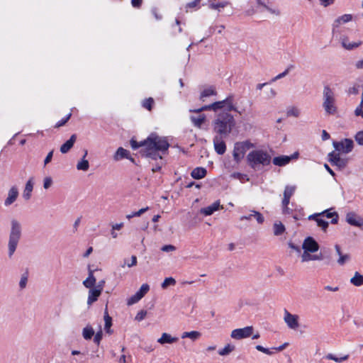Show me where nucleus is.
<instances>
[{"mask_svg":"<svg viewBox=\"0 0 363 363\" xmlns=\"http://www.w3.org/2000/svg\"><path fill=\"white\" fill-rule=\"evenodd\" d=\"M18 196V190L16 186H12L9 192L8 196L4 201V206H9L12 203H13L17 199Z\"/></svg>","mask_w":363,"mask_h":363,"instance_id":"obj_19","label":"nucleus"},{"mask_svg":"<svg viewBox=\"0 0 363 363\" xmlns=\"http://www.w3.org/2000/svg\"><path fill=\"white\" fill-rule=\"evenodd\" d=\"M285 231L284 225L281 223H275L274 224V234L275 235H281Z\"/></svg>","mask_w":363,"mask_h":363,"instance_id":"obj_40","label":"nucleus"},{"mask_svg":"<svg viewBox=\"0 0 363 363\" xmlns=\"http://www.w3.org/2000/svg\"><path fill=\"white\" fill-rule=\"evenodd\" d=\"M342 46L347 50H352L354 48H358L361 44L362 42H354V43H350L349 41V39L347 37L342 36L340 38Z\"/></svg>","mask_w":363,"mask_h":363,"instance_id":"obj_21","label":"nucleus"},{"mask_svg":"<svg viewBox=\"0 0 363 363\" xmlns=\"http://www.w3.org/2000/svg\"><path fill=\"white\" fill-rule=\"evenodd\" d=\"M153 104H154V100H153V99H152V98H148V99H145V100L143 101V106L145 108H146V109H147V110L150 111V110L152 109V105H153Z\"/></svg>","mask_w":363,"mask_h":363,"instance_id":"obj_49","label":"nucleus"},{"mask_svg":"<svg viewBox=\"0 0 363 363\" xmlns=\"http://www.w3.org/2000/svg\"><path fill=\"white\" fill-rule=\"evenodd\" d=\"M333 147L335 148V150L336 152H342L343 153L347 154L350 152H352L353 147H354V143L352 139L345 138L344 140H342L340 142L334 141L333 143Z\"/></svg>","mask_w":363,"mask_h":363,"instance_id":"obj_8","label":"nucleus"},{"mask_svg":"<svg viewBox=\"0 0 363 363\" xmlns=\"http://www.w3.org/2000/svg\"><path fill=\"white\" fill-rule=\"evenodd\" d=\"M102 336H103V333H102L101 329L100 328V330L96 333V335L94 337V343H96V345H99L102 339Z\"/></svg>","mask_w":363,"mask_h":363,"instance_id":"obj_55","label":"nucleus"},{"mask_svg":"<svg viewBox=\"0 0 363 363\" xmlns=\"http://www.w3.org/2000/svg\"><path fill=\"white\" fill-rule=\"evenodd\" d=\"M143 0H132L131 4L134 8H139L142 4Z\"/></svg>","mask_w":363,"mask_h":363,"instance_id":"obj_64","label":"nucleus"},{"mask_svg":"<svg viewBox=\"0 0 363 363\" xmlns=\"http://www.w3.org/2000/svg\"><path fill=\"white\" fill-rule=\"evenodd\" d=\"M236 124L233 116L226 111L218 113L212 122L213 132L217 135L227 137Z\"/></svg>","mask_w":363,"mask_h":363,"instance_id":"obj_2","label":"nucleus"},{"mask_svg":"<svg viewBox=\"0 0 363 363\" xmlns=\"http://www.w3.org/2000/svg\"><path fill=\"white\" fill-rule=\"evenodd\" d=\"M87 155V150H85L84 157L81 161H79L77 164V169L78 170L87 171L89 167V163L88 160L85 159Z\"/></svg>","mask_w":363,"mask_h":363,"instance_id":"obj_29","label":"nucleus"},{"mask_svg":"<svg viewBox=\"0 0 363 363\" xmlns=\"http://www.w3.org/2000/svg\"><path fill=\"white\" fill-rule=\"evenodd\" d=\"M294 68V66L293 65H290L283 72L279 74L275 77H274L272 79V82H276L277 80L286 77L288 74V73L289 72V71Z\"/></svg>","mask_w":363,"mask_h":363,"instance_id":"obj_43","label":"nucleus"},{"mask_svg":"<svg viewBox=\"0 0 363 363\" xmlns=\"http://www.w3.org/2000/svg\"><path fill=\"white\" fill-rule=\"evenodd\" d=\"M223 207L220 205V201H216L214 203H213L211 205L202 208L200 210L201 213L203 214L204 216H211L212 215L215 211H218L220 208H223Z\"/></svg>","mask_w":363,"mask_h":363,"instance_id":"obj_20","label":"nucleus"},{"mask_svg":"<svg viewBox=\"0 0 363 363\" xmlns=\"http://www.w3.org/2000/svg\"><path fill=\"white\" fill-rule=\"evenodd\" d=\"M310 252L305 251L303 252V255H301V261L303 262H308L310 260H313V255L309 254Z\"/></svg>","mask_w":363,"mask_h":363,"instance_id":"obj_53","label":"nucleus"},{"mask_svg":"<svg viewBox=\"0 0 363 363\" xmlns=\"http://www.w3.org/2000/svg\"><path fill=\"white\" fill-rule=\"evenodd\" d=\"M71 116H72L71 113L67 114L65 118H62L60 121H59L56 123L55 127L59 128V127L64 125L68 121V120L70 118Z\"/></svg>","mask_w":363,"mask_h":363,"instance_id":"obj_52","label":"nucleus"},{"mask_svg":"<svg viewBox=\"0 0 363 363\" xmlns=\"http://www.w3.org/2000/svg\"><path fill=\"white\" fill-rule=\"evenodd\" d=\"M224 136L215 135L213 140L215 151L218 155H223L226 151V145L223 138Z\"/></svg>","mask_w":363,"mask_h":363,"instance_id":"obj_16","label":"nucleus"},{"mask_svg":"<svg viewBox=\"0 0 363 363\" xmlns=\"http://www.w3.org/2000/svg\"><path fill=\"white\" fill-rule=\"evenodd\" d=\"M103 291L102 285H97L96 287L89 291L87 304L91 306L94 302L96 301Z\"/></svg>","mask_w":363,"mask_h":363,"instance_id":"obj_17","label":"nucleus"},{"mask_svg":"<svg viewBox=\"0 0 363 363\" xmlns=\"http://www.w3.org/2000/svg\"><path fill=\"white\" fill-rule=\"evenodd\" d=\"M77 139L76 135L73 134L71 135L69 139L67 140L64 144H62L60 147V152L62 154L67 153L69 151V150L73 147Z\"/></svg>","mask_w":363,"mask_h":363,"instance_id":"obj_22","label":"nucleus"},{"mask_svg":"<svg viewBox=\"0 0 363 363\" xmlns=\"http://www.w3.org/2000/svg\"><path fill=\"white\" fill-rule=\"evenodd\" d=\"M227 5H228V2H226V1H222V2H220V3L211 2L210 4H209V7L211 9H215V10L220 11V8H224Z\"/></svg>","mask_w":363,"mask_h":363,"instance_id":"obj_46","label":"nucleus"},{"mask_svg":"<svg viewBox=\"0 0 363 363\" xmlns=\"http://www.w3.org/2000/svg\"><path fill=\"white\" fill-rule=\"evenodd\" d=\"M354 138L359 145H363V130L357 132Z\"/></svg>","mask_w":363,"mask_h":363,"instance_id":"obj_54","label":"nucleus"},{"mask_svg":"<svg viewBox=\"0 0 363 363\" xmlns=\"http://www.w3.org/2000/svg\"><path fill=\"white\" fill-rule=\"evenodd\" d=\"M319 1H320V4L325 7L333 4L335 1V0H319Z\"/></svg>","mask_w":363,"mask_h":363,"instance_id":"obj_62","label":"nucleus"},{"mask_svg":"<svg viewBox=\"0 0 363 363\" xmlns=\"http://www.w3.org/2000/svg\"><path fill=\"white\" fill-rule=\"evenodd\" d=\"M201 334L200 332L193 330V331H190V332H184L182 334V339L190 338L193 341H195L197 339H199L201 337Z\"/></svg>","mask_w":363,"mask_h":363,"instance_id":"obj_30","label":"nucleus"},{"mask_svg":"<svg viewBox=\"0 0 363 363\" xmlns=\"http://www.w3.org/2000/svg\"><path fill=\"white\" fill-rule=\"evenodd\" d=\"M52 184V179L50 177H47L44 179L43 187L45 189H48V188H50Z\"/></svg>","mask_w":363,"mask_h":363,"instance_id":"obj_57","label":"nucleus"},{"mask_svg":"<svg viewBox=\"0 0 363 363\" xmlns=\"http://www.w3.org/2000/svg\"><path fill=\"white\" fill-rule=\"evenodd\" d=\"M53 150H51L48 152L46 157L44 160V166H46L48 163H50L52 160V156H53Z\"/></svg>","mask_w":363,"mask_h":363,"instance_id":"obj_60","label":"nucleus"},{"mask_svg":"<svg viewBox=\"0 0 363 363\" xmlns=\"http://www.w3.org/2000/svg\"><path fill=\"white\" fill-rule=\"evenodd\" d=\"M234 96L230 94L228 97H226L224 100L218 101L212 103L209 105L203 106L198 109L194 111L196 113H200L203 111H209L213 110L216 111L218 109H224L223 111L230 112V111H235L238 113L241 114V112L238 110L237 107L233 104Z\"/></svg>","mask_w":363,"mask_h":363,"instance_id":"obj_4","label":"nucleus"},{"mask_svg":"<svg viewBox=\"0 0 363 363\" xmlns=\"http://www.w3.org/2000/svg\"><path fill=\"white\" fill-rule=\"evenodd\" d=\"M253 211H255V210L250 211L249 214L241 216L240 218V220H250L252 218H254Z\"/></svg>","mask_w":363,"mask_h":363,"instance_id":"obj_61","label":"nucleus"},{"mask_svg":"<svg viewBox=\"0 0 363 363\" xmlns=\"http://www.w3.org/2000/svg\"><path fill=\"white\" fill-rule=\"evenodd\" d=\"M22 237V225L19 220L12 218L8 240V257L12 258Z\"/></svg>","mask_w":363,"mask_h":363,"instance_id":"obj_3","label":"nucleus"},{"mask_svg":"<svg viewBox=\"0 0 363 363\" xmlns=\"http://www.w3.org/2000/svg\"><path fill=\"white\" fill-rule=\"evenodd\" d=\"M28 279V272H26L21 274V279L19 281V287L21 289H24L27 286Z\"/></svg>","mask_w":363,"mask_h":363,"instance_id":"obj_42","label":"nucleus"},{"mask_svg":"<svg viewBox=\"0 0 363 363\" xmlns=\"http://www.w3.org/2000/svg\"><path fill=\"white\" fill-rule=\"evenodd\" d=\"M150 286L147 284H143L140 289L127 301L128 306L133 305L138 302L149 291Z\"/></svg>","mask_w":363,"mask_h":363,"instance_id":"obj_12","label":"nucleus"},{"mask_svg":"<svg viewBox=\"0 0 363 363\" xmlns=\"http://www.w3.org/2000/svg\"><path fill=\"white\" fill-rule=\"evenodd\" d=\"M325 357L327 359H331V360H333V361H335L336 362L341 363V362L348 359L349 355L348 354H345V355H344L342 357H337L334 354L330 353V354H328Z\"/></svg>","mask_w":363,"mask_h":363,"instance_id":"obj_38","label":"nucleus"},{"mask_svg":"<svg viewBox=\"0 0 363 363\" xmlns=\"http://www.w3.org/2000/svg\"><path fill=\"white\" fill-rule=\"evenodd\" d=\"M96 284V278L94 276L92 270H89L88 277L83 281V285L86 288L93 289Z\"/></svg>","mask_w":363,"mask_h":363,"instance_id":"obj_27","label":"nucleus"},{"mask_svg":"<svg viewBox=\"0 0 363 363\" xmlns=\"http://www.w3.org/2000/svg\"><path fill=\"white\" fill-rule=\"evenodd\" d=\"M207 170L204 167H196L191 173V176L195 179H201L206 177Z\"/></svg>","mask_w":363,"mask_h":363,"instance_id":"obj_25","label":"nucleus"},{"mask_svg":"<svg viewBox=\"0 0 363 363\" xmlns=\"http://www.w3.org/2000/svg\"><path fill=\"white\" fill-rule=\"evenodd\" d=\"M253 216H254V218L256 219V220L257 221V223L259 224H262L264 223V218L262 213L255 211H253Z\"/></svg>","mask_w":363,"mask_h":363,"instance_id":"obj_51","label":"nucleus"},{"mask_svg":"<svg viewBox=\"0 0 363 363\" xmlns=\"http://www.w3.org/2000/svg\"><path fill=\"white\" fill-rule=\"evenodd\" d=\"M148 209H149L148 207L141 208V209H140L139 211H138L136 212H133V213H132L130 214L127 215L126 218L128 220H130V218H133L135 216H140L143 213L146 212Z\"/></svg>","mask_w":363,"mask_h":363,"instance_id":"obj_47","label":"nucleus"},{"mask_svg":"<svg viewBox=\"0 0 363 363\" xmlns=\"http://www.w3.org/2000/svg\"><path fill=\"white\" fill-rule=\"evenodd\" d=\"M130 144L133 150H137L139 147H147L160 151L162 155L166 154L169 147V143L166 138L160 137L156 133H151L145 140L140 142L132 138L130 140Z\"/></svg>","mask_w":363,"mask_h":363,"instance_id":"obj_1","label":"nucleus"},{"mask_svg":"<svg viewBox=\"0 0 363 363\" xmlns=\"http://www.w3.org/2000/svg\"><path fill=\"white\" fill-rule=\"evenodd\" d=\"M284 320L287 325V326L291 328L296 330L298 328V316L297 315H294L290 313L287 310L284 311Z\"/></svg>","mask_w":363,"mask_h":363,"instance_id":"obj_14","label":"nucleus"},{"mask_svg":"<svg viewBox=\"0 0 363 363\" xmlns=\"http://www.w3.org/2000/svg\"><path fill=\"white\" fill-rule=\"evenodd\" d=\"M291 162V158L286 155L275 157L272 160L274 165L278 167H284Z\"/></svg>","mask_w":363,"mask_h":363,"instance_id":"obj_23","label":"nucleus"},{"mask_svg":"<svg viewBox=\"0 0 363 363\" xmlns=\"http://www.w3.org/2000/svg\"><path fill=\"white\" fill-rule=\"evenodd\" d=\"M252 147L253 145L248 140L235 143L233 152L234 160L239 163L244 157L246 151Z\"/></svg>","mask_w":363,"mask_h":363,"instance_id":"obj_7","label":"nucleus"},{"mask_svg":"<svg viewBox=\"0 0 363 363\" xmlns=\"http://www.w3.org/2000/svg\"><path fill=\"white\" fill-rule=\"evenodd\" d=\"M146 315H147V311H145V310H141V311H140L137 313V315H136V316H135V319L136 320H138V321H141V320H143L145 318Z\"/></svg>","mask_w":363,"mask_h":363,"instance_id":"obj_56","label":"nucleus"},{"mask_svg":"<svg viewBox=\"0 0 363 363\" xmlns=\"http://www.w3.org/2000/svg\"><path fill=\"white\" fill-rule=\"evenodd\" d=\"M235 350V346L230 344H228L223 349L219 350L218 353L220 356H226Z\"/></svg>","mask_w":363,"mask_h":363,"instance_id":"obj_39","label":"nucleus"},{"mask_svg":"<svg viewBox=\"0 0 363 363\" xmlns=\"http://www.w3.org/2000/svg\"><path fill=\"white\" fill-rule=\"evenodd\" d=\"M352 16L351 14H344V15L338 17L335 20L333 26H338V24L350 22V21H352Z\"/></svg>","mask_w":363,"mask_h":363,"instance_id":"obj_35","label":"nucleus"},{"mask_svg":"<svg viewBox=\"0 0 363 363\" xmlns=\"http://www.w3.org/2000/svg\"><path fill=\"white\" fill-rule=\"evenodd\" d=\"M323 107L329 115H333L337 111L335 106V98L333 90L329 86H325L323 92Z\"/></svg>","mask_w":363,"mask_h":363,"instance_id":"obj_6","label":"nucleus"},{"mask_svg":"<svg viewBox=\"0 0 363 363\" xmlns=\"http://www.w3.org/2000/svg\"><path fill=\"white\" fill-rule=\"evenodd\" d=\"M350 283L355 286H360L363 285V275L359 274L358 272H356L354 277L351 278Z\"/></svg>","mask_w":363,"mask_h":363,"instance_id":"obj_32","label":"nucleus"},{"mask_svg":"<svg viewBox=\"0 0 363 363\" xmlns=\"http://www.w3.org/2000/svg\"><path fill=\"white\" fill-rule=\"evenodd\" d=\"M214 95H216V91L214 87H213V86L208 87V88L205 89L201 93L200 100H201L202 101H204L205 98L211 96H214Z\"/></svg>","mask_w":363,"mask_h":363,"instance_id":"obj_31","label":"nucleus"},{"mask_svg":"<svg viewBox=\"0 0 363 363\" xmlns=\"http://www.w3.org/2000/svg\"><path fill=\"white\" fill-rule=\"evenodd\" d=\"M362 108H363V99H362L359 105L356 108V109L354 111V113L356 116H359V113L361 112V111H362Z\"/></svg>","mask_w":363,"mask_h":363,"instance_id":"obj_63","label":"nucleus"},{"mask_svg":"<svg viewBox=\"0 0 363 363\" xmlns=\"http://www.w3.org/2000/svg\"><path fill=\"white\" fill-rule=\"evenodd\" d=\"M302 248L305 251L313 253L319 250V245L313 238L309 236L304 240Z\"/></svg>","mask_w":363,"mask_h":363,"instance_id":"obj_15","label":"nucleus"},{"mask_svg":"<svg viewBox=\"0 0 363 363\" xmlns=\"http://www.w3.org/2000/svg\"><path fill=\"white\" fill-rule=\"evenodd\" d=\"M333 209V208H330L320 213H313L308 216V219H315L317 217L323 216L327 218H332L330 221L332 224H337L339 220V215L336 211H334Z\"/></svg>","mask_w":363,"mask_h":363,"instance_id":"obj_10","label":"nucleus"},{"mask_svg":"<svg viewBox=\"0 0 363 363\" xmlns=\"http://www.w3.org/2000/svg\"><path fill=\"white\" fill-rule=\"evenodd\" d=\"M160 151L155 150L147 147H143L140 150V154L142 157L151 158L154 160L162 159V156L160 155Z\"/></svg>","mask_w":363,"mask_h":363,"instance_id":"obj_18","label":"nucleus"},{"mask_svg":"<svg viewBox=\"0 0 363 363\" xmlns=\"http://www.w3.org/2000/svg\"><path fill=\"white\" fill-rule=\"evenodd\" d=\"M328 161L333 166H336L339 169H343L346 167L348 163V160L342 158L338 152L332 151L328 155Z\"/></svg>","mask_w":363,"mask_h":363,"instance_id":"obj_9","label":"nucleus"},{"mask_svg":"<svg viewBox=\"0 0 363 363\" xmlns=\"http://www.w3.org/2000/svg\"><path fill=\"white\" fill-rule=\"evenodd\" d=\"M310 220H315L317 223V225L320 227L324 232H325L328 228L329 223L324 219L317 217L315 219H309Z\"/></svg>","mask_w":363,"mask_h":363,"instance_id":"obj_36","label":"nucleus"},{"mask_svg":"<svg viewBox=\"0 0 363 363\" xmlns=\"http://www.w3.org/2000/svg\"><path fill=\"white\" fill-rule=\"evenodd\" d=\"M129 154H130L129 151H128L127 150L124 149L122 147H120L116 150V152L113 156V159L116 161H118V160H121L124 158L127 159V158H129Z\"/></svg>","mask_w":363,"mask_h":363,"instance_id":"obj_26","label":"nucleus"},{"mask_svg":"<svg viewBox=\"0 0 363 363\" xmlns=\"http://www.w3.org/2000/svg\"><path fill=\"white\" fill-rule=\"evenodd\" d=\"M201 0H194L191 2L187 3L186 4V11L188 12L189 10L191 9H198L199 8V4Z\"/></svg>","mask_w":363,"mask_h":363,"instance_id":"obj_44","label":"nucleus"},{"mask_svg":"<svg viewBox=\"0 0 363 363\" xmlns=\"http://www.w3.org/2000/svg\"><path fill=\"white\" fill-rule=\"evenodd\" d=\"M248 164L254 169L262 166H267L271 163L272 157L269 153L262 150H252L247 156Z\"/></svg>","mask_w":363,"mask_h":363,"instance_id":"obj_5","label":"nucleus"},{"mask_svg":"<svg viewBox=\"0 0 363 363\" xmlns=\"http://www.w3.org/2000/svg\"><path fill=\"white\" fill-rule=\"evenodd\" d=\"M94 335V330L92 327L87 325L82 331V336L85 340H90Z\"/></svg>","mask_w":363,"mask_h":363,"instance_id":"obj_34","label":"nucleus"},{"mask_svg":"<svg viewBox=\"0 0 363 363\" xmlns=\"http://www.w3.org/2000/svg\"><path fill=\"white\" fill-rule=\"evenodd\" d=\"M161 250L163 252H169L176 250V247L172 245H166L162 247Z\"/></svg>","mask_w":363,"mask_h":363,"instance_id":"obj_58","label":"nucleus"},{"mask_svg":"<svg viewBox=\"0 0 363 363\" xmlns=\"http://www.w3.org/2000/svg\"><path fill=\"white\" fill-rule=\"evenodd\" d=\"M191 120L195 126L200 128L201 125L204 123L206 120V116L203 114L199 115L197 117L191 116Z\"/></svg>","mask_w":363,"mask_h":363,"instance_id":"obj_37","label":"nucleus"},{"mask_svg":"<svg viewBox=\"0 0 363 363\" xmlns=\"http://www.w3.org/2000/svg\"><path fill=\"white\" fill-rule=\"evenodd\" d=\"M176 284V281L174 278L172 277H167V278H165V279L164 280V281L162 283V289H166L169 286H174Z\"/></svg>","mask_w":363,"mask_h":363,"instance_id":"obj_45","label":"nucleus"},{"mask_svg":"<svg viewBox=\"0 0 363 363\" xmlns=\"http://www.w3.org/2000/svg\"><path fill=\"white\" fill-rule=\"evenodd\" d=\"M137 264V257L135 255H132L131 257V263H129L127 259H124L123 264H122L121 266V267H125L126 265L128 267H132L133 266H135Z\"/></svg>","mask_w":363,"mask_h":363,"instance_id":"obj_48","label":"nucleus"},{"mask_svg":"<svg viewBox=\"0 0 363 363\" xmlns=\"http://www.w3.org/2000/svg\"><path fill=\"white\" fill-rule=\"evenodd\" d=\"M296 190V186H289L287 185L285 186L284 191V196L287 198H291L294 194Z\"/></svg>","mask_w":363,"mask_h":363,"instance_id":"obj_41","label":"nucleus"},{"mask_svg":"<svg viewBox=\"0 0 363 363\" xmlns=\"http://www.w3.org/2000/svg\"><path fill=\"white\" fill-rule=\"evenodd\" d=\"M178 340L177 337H173L171 336V335L164 333H162L160 338L158 339L157 342L162 345L166 344V343H173Z\"/></svg>","mask_w":363,"mask_h":363,"instance_id":"obj_28","label":"nucleus"},{"mask_svg":"<svg viewBox=\"0 0 363 363\" xmlns=\"http://www.w3.org/2000/svg\"><path fill=\"white\" fill-rule=\"evenodd\" d=\"M346 221L352 226L359 227L363 230V218L354 212H349L346 215Z\"/></svg>","mask_w":363,"mask_h":363,"instance_id":"obj_13","label":"nucleus"},{"mask_svg":"<svg viewBox=\"0 0 363 363\" xmlns=\"http://www.w3.org/2000/svg\"><path fill=\"white\" fill-rule=\"evenodd\" d=\"M350 259V256L348 254L341 255L337 259V263L342 266Z\"/></svg>","mask_w":363,"mask_h":363,"instance_id":"obj_50","label":"nucleus"},{"mask_svg":"<svg viewBox=\"0 0 363 363\" xmlns=\"http://www.w3.org/2000/svg\"><path fill=\"white\" fill-rule=\"evenodd\" d=\"M104 329L106 331L107 333L111 334L112 333V330H111V327L112 325V318L111 316H109L107 311H105L104 313Z\"/></svg>","mask_w":363,"mask_h":363,"instance_id":"obj_33","label":"nucleus"},{"mask_svg":"<svg viewBox=\"0 0 363 363\" xmlns=\"http://www.w3.org/2000/svg\"><path fill=\"white\" fill-rule=\"evenodd\" d=\"M33 178H30L26 184V186L23 193V197L26 200H28L31 197V193L33 189Z\"/></svg>","mask_w":363,"mask_h":363,"instance_id":"obj_24","label":"nucleus"},{"mask_svg":"<svg viewBox=\"0 0 363 363\" xmlns=\"http://www.w3.org/2000/svg\"><path fill=\"white\" fill-rule=\"evenodd\" d=\"M299 110L296 108H292L290 110L288 111L287 114L289 116H293L294 117H298L299 116Z\"/></svg>","mask_w":363,"mask_h":363,"instance_id":"obj_59","label":"nucleus"},{"mask_svg":"<svg viewBox=\"0 0 363 363\" xmlns=\"http://www.w3.org/2000/svg\"><path fill=\"white\" fill-rule=\"evenodd\" d=\"M252 326H247L242 328H237L231 332V337L236 340L247 338L253 335Z\"/></svg>","mask_w":363,"mask_h":363,"instance_id":"obj_11","label":"nucleus"}]
</instances>
